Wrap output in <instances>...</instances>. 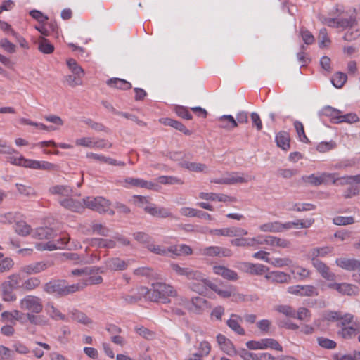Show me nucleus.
Returning a JSON list of instances; mask_svg holds the SVG:
<instances>
[{
    "instance_id": "nucleus-43",
    "label": "nucleus",
    "mask_w": 360,
    "mask_h": 360,
    "mask_svg": "<svg viewBox=\"0 0 360 360\" xmlns=\"http://www.w3.org/2000/svg\"><path fill=\"white\" fill-rule=\"evenodd\" d=\"M41 285V280L38 277H30L24 281L20 285V288L25 291H32Z\"/></svg>"
},
{
    "instance_id": "nucleus-27",
    "label": "nucleus",
    "mask_w": 360,
    "mask_h": 360,
    "mask_svg": "<svg viewBox=\"0 0 360 360\" xmlns=\"http://www.w3.org/2000/svg\"><path fill=\"white\" fill-rule=\"evenodd\" d=\"M49 192L54 195H58L59 198L74 196L72 188L68 185H54L49 188Z\"/></svg>"
},
{
    "instance_id": "nucleus-54",
    "label": "nucleus",
    "mask_w": 360,
    "mask_h": 360,
    "mask_svg": "<svg viewBox=\"0 0 360 360\" xmlns=\"http://www.w3.org/2000/svg\"><path fill=\"white\" fill-rule=\"evenodd\" d=\"M67 65L72 72V74L79 76V77L83 78L84 76V71L82 68L79 65L77 62L72 58H69L67 60Z\"/></svg>"
},
{
    "instance_id": "nucleus-10",
    "label": "nucleus",
    "mask_w": 360,
    "mask_h": 360,
    "mask_svg": "<svg viewBox=\"0 0 360 360\" xmlns=\"http://www.w3.org/2000/svg\"><path fill=\"white\" fill-rule=\"evenodd\" d=\"M288 293L300 297H313L319 295L318 289L311 285H296L289 286Z\"/></svg>"
},
{
    "instance_id": "nucleus-53",
    "label": "nucleus",
    "mask_w": 360,
    "mask_h": 360,
    "mask_svg": "<svg viewBox=\"0 0 360 360\" xmlns=\"http://www.w3.org/2000/svg\"><path fill=\"white\" fill-rule=\"evenodd\" d=\"M220 122L219 127L221 128H234L238 126V123L232 115H222L219 118Z\"/></svg>"
},
{
    "instance_id": "nucleus-58",
    "label": "nucleus",
    "mask_w": 360,
    "mask_h": 360,
    "mask_svg": "<svg viewBox=\"0 0 360 360\" xmlns=\"http://www.w3.org/2000/svg\"><path fill=\"white\" fill-rule=\"evenodd\" d=\"M263 349H272L279 352L283 351L282 346L278 343L277 340L273 338H264L262 339Z\"/></svg>"
},
{
    "instance_id": "nucleus-11",
    "label": "nucleus",
    "mask_w": 360,
    "mask_h": 360,
    "mask_svg": "<svg viewBox=\"0 0 360 360\" xmlns=\"http://www.w3.org/2000/svg\"><path fill=\"white\" fill-rule=\"evenodd\" d=\"M236 267L240 271L252 275L260 276L268 271V268L262 264H253L248 262H239Z\"/></svg>"
},
{
    "instance_id": "nucleus-17",
    "label": "nucleus",
    "mask_w": 360,
    "mask_h": 360,
    "mask_svg": "<svg viewBox=\"0 0 360 360\" xmlns=\"http://www.w3.org/2000/svg\"><path fill=\"white\" fill-rule=\"evenodd\" d=\"M172 270L179 276H184L188 279L200 278L201 272L188 267L180 266L178 264L172 263L170 264Z\"/></svg>"
},
{
    "instance_id": "nucleus-15",
    "label": "nucleus",
    "mask_w": 360,
    "mask_h": 360,
    "mask_svg": "<svg viewBox=\"0 0 360 360\" xmlns=\"http://www.w3.org/2000/svg\"><path fill=\"white\" fill-rule=\"evenodd\" d=\"M144 210L146 212L152 215L155 217L159 218H174L173 214L171 211L166 207H158L155 204H149L148 205L144 207Z\"/></svg>"
},
{
    "instance_id": "nucleus-49",
    "label": "nucleus",
    "mask_w": 360,
    "mask_h": 360,
    "mask_svg": "<svg viewBox=\"0 0 360 360\" xmlns=\"http://www.w3.org/2000/svg\"><path fill=\"white\" fill-rule=\"evenodd\" d=\"M292 261L290 258L285 257H271L269 264L276 268H283L291 265Z\"/></svg>"
},
{
    "instance_id": "nucleus-50",
    "label": "nucleus",
    "mask_w": 360,
    "mask_h": 360,
    "mask_svg": "<svg viewBox=\"0 0 360 360\" xmlns=\"http://www.w3.org/2000/svg\"><path fill=\"white\" fill-rule=\"evenodd\" d=\"M103 282V278L101 276H91L88 278L82 279L80 282L76 283L77 285H80L79 291L82 290L84 288L90 285H96L100 284Z\"/></svg>"
},
{
    "instance_id": "nucleus-48",
    "label": "nucleus",
    "mask_w": 360,
    "mask_h": 360,
    "mask_svg": "<svg viewBox=\"0 0 360 360\" xmlns=\"http://www.w3.org/2000/svg\"><path fill=\"white\" fill-rule=\"evenodd\" d=\"M275 310L288 318L295 319L296 310L288 304H280L275 307Z\"/></svg>"
},
{
    "instance_id": "nucleus-61",
    "label": "nucleus",
    "mask_w": 360,
    "mask_h": 360,
    "mask_svg": "<svg viewBox=\"0 0 360 360\" xmlns=\"http://www.w3.org/2000/svg\"><path fill=\"white\" fill-rule=\"evenodd\" d=\"M293 125L297 134L299 140L303 143L309 142V139L304 132L303 124L301 122L296 120L294 122Z\"/></svg>"
},
{
    "instance_id": "nucleus-32",
    "label": "nucleus",
    "mask_w": 360,
    "mask_h": 360,
    "mask_svg": "<svg viewBox=\"0 0 360 360\" xmlns=\"http://www.w3.org/2000/svg\"><path fill=\"white\" fill-rule=\"evenodd\" d=\"M242 318L235 314H232L230 318L227 320V326L236 333L240 335H244L245 334V330L240 326V322Z\"/></svg>"
},
{
    "instance_id": "nucleus-12",
    "label": "nucleus",
    "mask_w": 360,
    "mask_h": 360,
    "mask_svg": "<svg viewBox=\"0 0 360 360\" xmlns=\"http://www.w3.org/2000/svg\"><path fill=\"white\" fill-rule=\"evenodd\" d=\"M328 287L335 290L342 295L355 296L359 294V288L348 283H328Z\"/></svg>"
},
{
    "instance_id": "nucleus-19",
    "label": "nucleus",
    "mask_w": 360,
    "mask_h": 360,
    "mask_svg": "<svg viewBox=\"0 0 360 360\" xmlns=\"http://www.w3.org/2000/svg\"><path fill=\"white\" fill-rule=\"evenodd\" d=\"M331 177V173H321L319 175L312 174L308 176H303L302 179L305 183L309 184L312 186H319L322 184H329L330 178Z\"/></svg>"
},
{
    "instance_id": "nucleus-62",
    "label": "nucleus",
    "mask_w": 360,
    "mask_h": 360,
    "mask_svg": "<svg viewBox=\"0 0 360 360\" xmlns=\"http://www.w3.org/2000/svg\"><path fill=\"white\" fill-rule=\"evenodd\" d=\"M359 121V118L356 113L349 112L342 115L340 114L338 120H335V123L347 122L349 124L356 123Z\"/></svg>"
},
{
    "instance_id": "nucleus-37",
    "label": "nucleus",
    "mask_w": 360,
    "mask_h": 360,
    "mask_svg": "<svg viewBox=\"0 0 360 360\" xmlns=\"http://www.w3.org/2000/svg\"><path fill=\"white\" fill-rule=\"evenodd\" d=\"M160 122L166 126H170L181 132H183L186 135H190L191 132L186 129V127L180 122L177 120H174L171 118L165 117L160 119Z\"/></svg>"
},
{
    "instance_id": "nucleus-25",
    "label": "nucleus",
    "mask_w": 360,
    "mask_h": 360,
    "mask_svg": "<svg viewBox=\"0 0 360 360\" xmlns=\"http://www.w3.org/2000/svg\"><path fill=\"white\" fill-rule=\"evenodd\" d=\"M217 342L220 349L229 356H233L237 354L238 352L236 349L232 342L226 338L224 335L219 334L217 336Z\"/></svg>"
},
{
    "instance_id": "nucleus-52",
    "label": "nucleus",
    "mask_w": 360,
    "mask_h": 360,
    "mask_svg": "<svg viewBox=\"0 0 360 360\" xmlns=\"http://www.w3.org/2000/svg\"><path fill=\"white\" fill-rule=\"evenodd\" d=\"M47 313L53 320L68 321L66 316L52 304L48 305Z\"/></svg>"
},
{
    "instance_id": "nucleus-14",
    "label": "nucleus",
    "mask_w": 360,
    "mask_h": 360,
    "mask_svg": "<svg viewBox=\"0 0 360 360\" xmlns=\"http://www.w3.org/2000/svg\"><path fill=\"white\" fill-rule=\"evenodd\" d=\"M243 236L236 237V238L230 241L231 244L238 248H251L262 244V242L260 240L261 236L253 238H244Z\"/></svg>"
},
{
    "instance_id": "nucleus-4",
    "label": "nucleus",
    "mask_w": 360,
    "mask_h": 360,
    "mask_svg": "<svg viewBox=\"0 0 360 360\" xmlns=\"http://www.w3.org/2000/svg\"><path fill=\"white\" fill-rule=\"evenodd\" d=\"M80 285L75 284L68 285L65 280L51 281L44 285V290L49 294H56L66 296L79 291Z\"/></svg>"
},
{
    "instance_id": "nucleus-18",
    "label": "nucleus",
    "mask_w": 360,
    "mask_h": 360,
    "mask_svg": "<svg viewBox=\"0 0 360 360\" xmlns=\"http://www.w3.org/2000/svg\"><path fill=\"white\" fill-rule=\"evenodd\" d=\"M335 264L340 268L349 271H358L360 273V261L354 258H337Z\"/></svg>"
},
{
    "instance_id": "nucleus-24",
    "label": "nucleus",
    "mask_w": 360,
    "mask_h": 360,
    "mask_svg": "<svg viewBox=\"0 0 360 360\" xmlns=\"http://www.w3.org/2000/svg\"><path fill=\"white\" fill-rule=\"evenodd\" d=\"M331 174L332 177L330 178V183H332L333 184H335L337 186H344L360 184V174L336 177L335 174Z\"/></svg>"
},
{
    "instance_id": "nucleus-33",
    "label": "nucleus",
    "mask_w": 360,
    "mask_h": 360,
    "mask_svg": "<svg viewBox=\"0 0 360 360\" xmlns=\"http://www.w3.org/2000/svg\"><path fill=\"white\" fill-rule=\"evenodd\" d=\"M49 267L46 263L43 262H35L21 267L20 271L28 275L39 274L45 271Z\"/></svg>"
},
{
    "instance_id": "nucleus-59",
    "label": "nucleus",
    "mask_w": 360,
    "mask_h": 360,
    "mask_svg": "<svg viewBox=\"0 0 360 360\" xmlns=\"http://www.w3.org/2000/svg\"><path fill=\"white\" fill-rule=\"evenodd\" d=\"M8 162L11 165L20 166L27 168L28 159L25 158L22 155L13 156L8 155L7 157Z\"/></svg>"
},
{
    "instance_id": "nucleus-41",
    "label": "nucleus",
    "mask_w": 360,
    "mask_h": 360,
    "mask_svg": "<svg viewBox=\"0 0 360 360\" xmlns=\"http://www.w3.org/2000/svg\"><path fill=\"white\" fill-rule=\"evenodd\" d=\"M137 292L132 290L131 294H125L122 296V299L126 304H132L139 301L143 296L146 297V294L141 293L140 287L136 289Z\"/></svg>"
},
{
    "instance_id": "nucleus-60",
    "label": "nucleus",
    "mask_w": 360,
    "mask_h": 360,
    "mask_svg": "<svg viewBox=\"0 0 360 360\" xmlns=\"http://www.w3.org/2000/svg\"><path fill=\"white\" fill-rule=\"evenodd\" d=\"M71 318L72 320L84 325H88L91 323V319L86 314L77 310L71 312Z\"/></svg>"
},
{
    "instance_id": "nucleus-39",
    "label": "nucleus",
    "mask_w": 360,
    "mask_h": 360,
    "mask_svg": "<svg viewBox=\"0 0 360 360\" xmlns=\"http://www.w3.org/2000/svg\"><path fill=\"white\" fill-rule=\"evenodd\" d=\"M7 285L4 283L1 284L2 300L8 302H15L17 300V295L13 292L15 288Z\"/></svg>"
},
{
    "instance_id": "nucleus-57",
    "label": "nucleus",
    "mask_w": 360,
    "mask_h": 360,
    "mask_svg": "<svg viewBox=\"0 0 360 360\" xmlns=\"http://www.w3.org/2000/svg\"><path fill=\"white\" fill-rule=\"evenodd\" d=\"M347 79L346 74L338 72L334 74L331 79L333 85L336 88H342Z\"/></svg>"
},
{
    "instance_id": "nucleus-28",
    "label": "nucleus",
    "mask_w": 360,
    "mask_h": 360,
    "mask_svg": "<svg viewBox=\"0 0 360 360\" xmlns=\"http://www.w3.org/2000/svg\"><path fill=\"white\" fill-rule=\"evenodd\" d=\"M194 281L190 283L189 288L199 294H202L206 291L207 287L209 288V283H212L210 280L205 278L204 275L201 273L200 278H192Z\"/></svg>"
},
{
    "instance_id": "nucleus-34",
    "label": "nucleus",
    "mask_w": 360,
    "mask_h": 360,
    "mask_svg": "<svg viewBox=\"0 0 360 360\" xmlns=\"http://www.w3.org/2000/svg\"><path fill=\"white\" fill-rule=\"evenodd\" d=\"M105 269L111 271H123L128 266L127 263L119 257L107 259L105 262Z\"/></svg>"
},
{
    "instance_id": "nucleus-42",
    "label": "nucleus",
    "mask_w": 360,
    "mask_h": 360,
    "mask_svg": "<svg viewBox=\"0 0 360 360\" xmlns=\"http://www.w3.org/2000/svg\"><path fill=\"white\" fill-rule=\"evenodd\" d=\"M333 250V248L329 246L314 248L309 251V257L311 260L318 259L319 257H325L332 252Z\"/></svg>"
},
{
    "instance_id": "nucleus-47",
    "label": "nucleus",
    "mask_w": 360,
    "mask_h": 360,
    "mask_svg": "<svg viewBox=\"0 0 360 360\" xmlns=\"http://www.w3.org/2000/svg\"><path fill=\"white\" fill-rule=\"evenodd\" d=\"M314 222L313 219H308L304 221L302 220H297L295 221H289L283 224L284 231L287 229H290L293 227L295 228H309L310 227Z\"/></svg>"
},
{
    "instance_id": "nucleus-26",
    "label": "nucleus",
    "mask_w": 360,
    "mask_h": 360,
    "mask_svg": "<svg viewBox=\"0 0 360 360\" xmlns=\"http://www.w3.org/2000/svg\"><path fill=\"white\" fill-rule=\"evenodd\" d=\"M212 270L214 274L221 276L224 279L236 281L239 278L235 271L222 265H215L212 267Z\"/></svg>"
},
{
    "instance_id": "nucleus-5",
    "label": "nucleus",
    "mask_w": 360,
    "mask_h": 360,
    "mask_svg": "<svg viewBox=\"0 0 360 360\" xmlns=\"http://www.w3.org/2000/svg\"><path fill=\"white\" fill-rule=\"evenodd\" d=\"M179 303L184 305L191 313L202 314L210 308L208 302L202 297H194L191 301L181 297L179 298Z\"/></svg>"
},
{
    "instance_id": "nucleus-7",
    "label": "nucleus",
    "mask_w": 360,
    "mask_h": 360,
    "mask_svg": "<svg viewBox=\"0 0 360 360\" xmlns=\"http://www.w3.org/2000/svg\"><path fill=\"white\" fill-rule=\"evenodd\" d=\"M84 206L98 212H105L110 206V200L101 196H89L83 199Z\"/></svg>"
},
{
    "instance_id": "nucleus-9",
    "label": "nucleus",
    "mask_w": 360,
    "mask_h": 360,
    "mask_svg": "<svg viewBox=\"0 0 360 360\" xmlns=\"http://www.w3.org/2000/svg\"><path fill=\"white\" fill-rule=\"evenodd\" d=\"M209 288L223 298L236 296V298L244 300L243 295L236 292V288L231 285H217L214 283H209Z\"/></svg>"
},
{
    "instance_id": "nucleus-22",
    "label": "nucleus",
    "mask_w": 360,
    "mask_h": 360,
    "mask_svg": "<svg viewBox=\"0 0 360 360\" xmlns=\"http://www.w3.org/2000/svg\"><path fill=\"white\" fill-rule=\"evenodd\" d=\"M265 278L271 283H290L291 282V276L285 272L280 271H273L265 275Z\"/></svg>"
},
{
    "instance_id": "nucleus-40",
    "label": "nucleus",
    "mask_w": 360,
    "mask_h": 360,
    "mask_svg": "<svg viewBox=\"0 0 360 360\" xmlns=\"http://www.w3.org/2000/svg\"><path fill=\"white\" fill-rule=\"evenodd\" d=\"M106 84L110 87L121 90H127L131 88L130 82L120 78H111L106 82Z\"/></svg>"
},
{
    "instance_id": "nucleus-46",
    "label": "nucleus",
    "mask_w": 360,
    "mask_h": 360,
    "mask_svg": "<svg viewBox=\"0 0 360 360\" xmlns=\"http://www.w3.org/2000/svg\"><path fill=\"white\" fill-rule=\"evenodd\" d=\"M14 266V262L11 257H4L0 252V274L10 271Z\"/></svg>"
},
{
    "instance_id": "nucleus-13",
    "label": "nucleus",
    "mask_w": 360,
    "mask_h": 360,
    "mask_svg": "<svg viewBox=\"0 0 360 360\" xmlns=\"http://www.w3.org/2000/svg\"><path fill=\"white\" fill-rule=\"evenodd\" d=\"M68 238L66 237L60 238L54 241H48L45 243H37L35 247L38 250H55L57 249L63 248L68 242Z\"/></svg>"
},
{
    "instance_id": "nucleus-23",
    "label": "nucleus",
    "mask_w": 360,
    "mask_h": 360,
    "mask_svg": "<svg viewBox=\"0 0 360 360\" xmlns=\"http://www.w3.org/2000/svg\"><path fill=\"white\" fill-rule=\"evenodd\" d=\"M119 183L121 186L125 188L134 186L152 189L154 186V184L152 182L147 181L141 179L131 177L126 178L123 181H120Z\"/></svg>"
},
{
    "instance_id": "nucleus-6",
    "label": "nucleus",
    "mask_w": 360,
    "mask_h": 360,
    "mask_svg": "<svg viewBox=\"0 0 360 360\" xmlns=\"http://www.w3.org/2000/svg\"><path fill=\"white\" fill-rule=\"evenodd\" d=\"M198 254L204 257H230L233 255V252L228 248L210 245L201 248L198 250Z\"/></svg>"
},
{
    "instance_id": "nucleus-38",
    "label": "nucleus",
    "mask_w": 360,
    "mask_h": 360,
    "mask_svg": "<svg viewBox=\"0 0 360 360\" xmlns=\"http://www.w3.org/2000/svg\"><path fill=\"white\" fill-rule=\"evenodd\" d=\"M283 224L280 221H271L263 224L259 229L262 232L278 233L284 231Z\"/></svg>"
},
{
    "instance_id": "nucleus-2",
    "label": "nucleus",
    "mask_w": 360,
    "mask_h": 360,
    "mask_svg": "<svg viewBox=\"0 0 360 360\" xmlns=\"http://www.w3.org/2000/svg\"><path fill=\"white\" fill-rule=\"evenodd\" d=\"M19 307L22 311H27L25 316L31 324L39 326L49 324V319L39 314L44 309L42 300L39 297L33 295H25L19 301Z\"/></svg>"
},
{
    "instance_id": "nucleus-30",
    "label": "nucleus",
    "mask_w": 360,
    "mask_h": 360,
    "mask_svg": "<svg viewBox=\"0 0 360 360\" xmlns=\"http://www.w3.org/2000/svg\"><path fill=\"white\" fill-rule=\"evenodd\" d=\"M199 197L201 199L211 201H218V202H236V198L234 197H231L226 194L223 193H204L201 192L199 194Z\"/></svg>"
},
{
    "instance_id": "nucleus-51",
    "label": "nucleus",
    "mask_w": 360,
    "mask_h": 360,
    "mask_svg": "<svg viewBox=\"0 0 360 360\" xmlns=\"http://www.w3.org/2000/svg\"><path fill=\"white\" fill-rule=\"evenodd\" d=\"M182 167L188 169L191 172H207V167L206 165L200 162H184Z\"/></svg>"
},
{
    "instance_id": "nucleus-64",
    "label": "nucleus",
    "mask_w": 360,
    "mask_h": 360,
    "mask_svg": "<svg viewBox=\"0 0 360 360\" xmlns=\"http://www.w3.org/2000/svg\"><path fill=\"white\" fill-rule=\"evenodd\" d=\"M15 230L18 234L22 236L32 234L30 226L24 221L18 222L15 224Z\"/></svg>"
},
{
    "instance_id": "nucleus-8",
    "label": "nucleus",
    "mask_w": 360,
    "mask_h": 360,
    "mask_svg": "<svg viewBox=\"0 0 360 360\" xmlns=\"http://www.w3.org/2000/svg\"><path fill=\"white\" fill-rule=\"evenodd\" d=\"M201 232L208 233L209 234L212 236L226 237H238L242 236H246L248 233L246 229L236 226L215 229H209L206 228L204 231H202Z\"/></svg>"
},
{
    "instance_id": "nucleus-63",
    "label": "nucleus",
    "mask_w": 360,
    "mask_h": 360,
    "mask_svg": "<svg viewBox=\"0 0 360 360\" xmlns=\"http://www.w3.org/2000/svg\"><path fill=\"white\" fill-rule=\"evenodd\" d=\"M318 39L321 48L328 47L330 45V40L328 36L327 30L326 28L321 29Z\"/></svg>"
},
{
    "instance_id": "nucleus-3",
    "label": "nucleus",
    "mask_w": 360,
    "mask_h": 360,
    "mask_svg": "<svg viewBox=\"0 0 360 360\" xmlns=\"http://www.w3.org/2000/svg\"><path fill=\"white\" fill-rule=\"evenodd\" d=\"M141 293L146 294V298L153 302H169V297H176V290L170 285L158 282L152 285L150 289L140 287Z\"/></svg>"
},
{
    "instance_id": "nucleus-1",
    "label": "nucleus",
    "mask_w": 360,
    "mask_h": 360,
    "mask_svg": "<svg viewBox=\"0 0 360 360\" xmlns=\"http://www.w3.org/2000/svg\"><path fill=\"white\" fill-rule=\"evenodd\" d=\"M330 15L335 17H326L323 15L318 16L319 20L323 25L334 28L349 29L343 36V39L351 41L360 36V31L352 30L357 25L356 10L349 9L345 11L342 6L336 4L330 12Z\"/></svg>"
},
{
    "instance_id": "nucleus-16",
    "label": "nucleus",
    "mask_w": 360,
    "mask_h": 360,
    "mask_svg": "<svg viewBox=\"0 0 360 360\" xmlns=\"http://www.w3.org/2000/svg\"><path fill=\"white\" fill-rule=\"evenodd\" d=\"M360 333V321L355 320L352 325L339 328L338 335L343 339H352Z\"/></svg>"
},
{
    "instance_id": "nucleus-29",
    "label": "nucleus",
    "mask_w": 360,
    "mask_h": 360,
    "mask_svg": "<svg viewBox=\"0 0 360 360\" xmlns=\"http://www.w3.org/2000/svg\"><path fill=\"white\" fill-rule=\"evenodd\" d=\"M27 168L51 172L57 170L58 166L47 161L28 159Z\"/></svg>"
},
{
    "instance_id": "nucleus-35",
    "label": "nucleus",
    "mask_w": 360,
    "mask_h": 360,
    "mask_svg": "<svg viewBox=\"0 0 360 360\" xmlns=\"http://www.w3.org/2000/svg\"><path fill=\"white\" fill-rule=\"evenodd\" d=\"M53 236L54 231L49 227H39L32 232V237L38 240H48Z\"/></svg>"
},
{
    "instance_id": "nucleus-31",
    "label": "nucleus",
    "mask_w": 360,
    "mask_h": 360,
    "mask_svg": "<svg viewBox=\"0 0 360 360\" xmlns=\"http://www.w3.org/2000/svg\"><path fill=\"white\" fill-rule=\"evenodd\" d=\"M23 316H25V314L18 309L13 310L12 311H5L1 314L2 321L13 323V324H15L16 321L24 323Z\"/></svg>"
},
{
    "instance_id": "nucleus-45",
    "label": "nucleus",
    "mask_w": 360,
    "mask_h": 360,
    "mask_svg": "<svg viewBox=\"0 0 360 360\" xmlns=\"http://www.w3.org/2000/svg\"><path fill=\"white\" fill-rule=\"evenodd\" d=\"M321 112L323 115L330 117L333 123H335V120H339L341 114V111L340 110L329 105L323 108Z\"/></svg>"
},
{
    "instance_id": "nucleus-56",
    "label": "nucleus",
    "mask_w": 360,
    "mask_h": 360,
    "mask_svg": "<svg viewBox=\"0 0 360 360\" xmlns=\"http://www.w3.org/2000/svg\"><path fill=\"white\" fill-rule=\"evenodd\" d=\"M65 258L68 260L73 261L75 264H93L94 261L93 259L86 260L84 255H79L75 252H68L64 255Z\"/></svg>"
},
{
    "instance_id": "nucleus-36",
    "label": "nucleus",
    "mask_w": 360,
    "mask_h": 360,
    "mask_svg": "<svg viewBox=\"0 0 360 360\" xmlns=\"http://www.w3.org/2000/svg\"><path fill=\"white\" fill-rule=\"evenodd\" d=\"M276 142L278 147L283 150H288L290 147V138L288 132L281 131L276 135Z\"/></svg>"
},
{
    "instance_id": "nucleus-21",
    "label": "nucleus",
    "mask_w": 360,
    "mask_h": 360,
    "mask_svg": "<svg viewBox=\"0 0 360 360\" xmlns=\"http://www.w3.org/2000/svg\"><path fill=\"white\" fill-rule=\"evenodd\" d=\"M59 204L64 208L75 212H79L84 210L83 204L72 197L58 198Z\"/></svg>"
},
{
    "instance_id": "nucleus-44",
    "label": "nucleus",
    "mask_w": 360,
    "mask_h": 360,
    "mask_svg": "<svg viewBox=\"0 0 360 360\" xmlns=\"http://www.w3.org/2000/svg\"><path fill=\"white\" fill-rule=\"evenodd\" d=\"M37 44L39 51L44 54H50L54 51L53 45L44 37L39 38Z\"/></svg>"
},
{
    "instance_id": "nucleus-20",
    "label": "nucleus",
    "mask_w": 360,
    "mask_h": 360,
    "mask_svg": "<svg viewBox=\"0 0 360 360\" xmlns=\"http://www.w3.org/2000/svg\"><path fill=\"white\" fill-rule=\"evenodd\" d=\"M226 184H245L255 179L253 176L239 172H231L225 174Z\"/></svg>"
},
{
    "instance_id": "nucleus-55",
    "label": "nucleus",
    "mask_w": 360,
    "mask_h": 360,
    "mask_svg": "<svg viewBox=\"0 0 360 360\" xmlns=\"http://www.w3.org/2000/svg\"><path fill=\"white\" fill-rule=\"evenodd\" d=\"M5 284H8V285L17 289L20 288V285L22 283V277L20 273H14L9 275L7 277V280L3 282Z\"/></svg>"
}]
</instances>
